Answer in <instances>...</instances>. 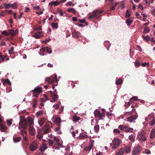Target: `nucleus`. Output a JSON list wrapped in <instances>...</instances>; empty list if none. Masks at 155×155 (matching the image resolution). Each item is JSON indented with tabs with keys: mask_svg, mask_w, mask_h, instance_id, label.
I'll list each match as a JSON object with an SVG mask.
<instances>
[{
	"mask_svg": "<svg viewBox=\"0 0 155 155\" xmlns=\"http://www.w3.org/2000/svg\"><path fill=\"white\" fill-rule=\"evenodd\" d=\"M21 134L23 136L24 140L26 141L27 140V138L26 137L27 132L25 130H22L21 131Z\"/></svg>",
	"mask_w": 155,
	"mask_h": 155,
	"instance_id": "obj_19",
	"label": "nucleus"
},
{
	"mask_svg": "<svg viewBox=\"0 0 155 155\" xmlns=\"http://www.w3.org/2000/svg\"><path fill=\"white\" fill-rule=\"evenodd\" d=\"M28 126V122L26 120L22 119L21 118V120L19 123L18 128L20 130L26 129Z\"/></svg>",
	"mask_w": 155,
	"mask_h": 155,
	"instance_id": "obj_3",
	"label": "nucleus"
},
{
	"mask_svg": "<svg viewBox=\"0 0 155 155\" xmlns=\"http://www.w3.org/2000/svg\"><path fill=\"white\" fill-rule=\"evenodd\" d=\"M139 140L142 141H145L147 140V137L146 133L144 131H142L138 136Z\"/></svg>",
	"mask_w": 155,
	"mask_h": 155,
	"instance_id": "obj_8",
	"label": "nucleus"
},
{
	"mask_svg": "<svg viewBox=\"0 0 155 155\" xmlns=\"http://www.w3.org/2000/svg\"><path fill=\"white\" fill-rule=\"evenodd\" d=\"M127 127H126L125 128V130H124V132H133L132 131L133 130V129L131 127H129L127 126Z\"/></svg>",
	"mask_w": 155,
	"mask_h": 155,
	"instance_id": "obj_33",
	"label": "nucleus"
},
{
	"mask_svg": "<svg viewBox=\"0 0 155 155\" xmlns=\"http://www.w3.org/2000/svg\"><path fill=\"white\" fill-rule=\"evenodd\" d=\"M72 37L74 38H78L81 36L79 32L74 30L72 33Z\"/></svg>",
	"mask_w": 155,
	"mask_h": 155,
	"instance_id": "obj_13",
	"label": "nucleus"
},
{
	"mask_svg": "<svg viewBox=\"0 0 155 155\" xmlns=\"http://www.w3.org/2000/svg\"><path fill=\"white\" fill-rule=\"evenodd\" d=\"M35 30H37V31H41L42 30L41 27L40 26L37 27L35 28Z\"/></svg>",
	"mask_w": 155,
	"mask_h": 155,
	"instance_id": "obj_59",
	"label": "nucleus"
},
{
	"mask_svg": "<svg viewBox=\"0 0 155 155\" xmlns=\"http://www.w3.org/2000/svg\"><path fill=\"white\" fill-rule=\"evenodd\" d=\"M7 124L9 126H10L12 124V120H7Z\"/></svg>",
	"mask_w": 155,
	"mask_h": 155,
	"instance_id": "obj_55",
	"label": "nucleus"
},
{
	"mask_svg": "<svg viewBox=\"0 0 155 155\" xmlns=\"http://www.w3.org/2000/svg\"><path fill=\"white\" fill-rule=\"evenodd\" d=\"M68 11L70 12H71L73 14L76 13V11L73 8H70L68 9Z\"/></svg>",
	"mask_w": 155,
	"mask_h": 155,
	"instance_id": "obj_37",
	"label": "nucleus"
},
{
	"mask_svg": "<svg viewBox=\"0 0 155 155\" xmlns=\"http://www.w3.org/2000/svg\"><path fill=\"white\" fill-rule=\"evenodd\" d=\"M42 91V89L41 87H37L34 90H31V92L33 93L34 96L38 97V95L41 93Z\"/></svg>",
	"mask_w": 155,
	"mask_h": 155,
	"instance_id": "obj_5",
	"label": "nucleus"
},
{
	"mask_svg": "<svg viewBox=\"0 0 155 155\" xmlns=\"http://www.w3.org/2000/svg\"><path fill=\"white\" fill-rule=\"evenodd\" d=\"M28 121L29 126H32L34 124L33 119L30 117H28Z\"/></svg>",
	"mask_w": 155,
	"mask_h": 155,
	"instance_id": "obj_29",
	"label": "nucleus"
},
{
	"mask_svg": "<svg viewBox=\"0 0 155 155\" xmlns=\"http://www.w3.org/2000/svg\"><path fill=\"white\" fill-rule=\"evenodd\" d=\"M141 64L138 61H135V66H137L138 67Z\"/></svg>",
	"mask_w": 155,
	"mask_h": 155,
	"instance_id": "obj_57",
	"label": "nucleus"
},
{
	"mask_svg": "<svg viewBox=\"0 0 155 155\" xmlns=\"http://www.w3.org/2000/svg\"><path fill=\"white\" fill-rule=\"evenodd\" d=\"M128 139L129 140L131 141L132 142H134L135 140L134 136L132 135H130L128 137Z\"/></svg>",
	"mask_w": 155,
	"mask_h": 155,
	"instance_id": "obj_47",
	"label": "nucleus"
},
{
	"mask_svg": "<svg viewBox=\"0 0 155 155\" xmlns=\"http://www.w3.org/2000/svg\"><path fill=\"white\" fill-rule=\"evenodd\" d=\"M5 15L4 12L3 11H1L0 12V15L1 16H4Z\"/></svg>",
	"mask_w": 155,
	"mask_h": 155,
	"instance_id": "obj_64",
	"label": "nucleus"
},
{
	"mask_svg": "<svg viewBox=\"0 0 155 155\" xmlns=\"http://www.w3.org/2000/svg\"><path fill=\"white\" fill-rule=\"evenodd\" d=\"M61 124H59L58 126L55 128L54 129V130L55 132H57V133L58 134H62V132L60 131L61 129Z\"/></svg>",
	"mask_w": 155,
	"mask_h": 155,
	"instance_id": "obj_25",
	"label": "nucleus"
},
{
	"mask_svg": "<svg viewBox=\"0 0 155 155\" xmlns=\"http://www.w3.org/2000/svg\"><path fill=\"white\" fill-rule=\"evenodd\" d=\"M58 4V3H57L56 2L52 1L49 4V5L52 6L54 5L55 6L57 5Z\"/></svg>",
	"mask_w": 155,
	"mask_h": 155,
	"instance_id": "obj_41",
	"label": "nucleus"
},
{
	"mask_svg": "<svg viewBox=\"0 0 155 155\" xmlns=\"http://www.w3.org/2000/svg\"><path fill=\"white\" fill-rule=\"evenodd\" d=\"M126 127H127L126 125H120L118 127V128L120 129V130L124 131Z\"/></svg>",
	"mask_w": 155,
	"mask_h": 155,
	"instance_id": "obj_36",
	"label": "nucleus"
},
{
	"mask_svg": "<svg viewBox=\"0 0 155 155\" xmlns=\"http://www.w3.org/2000/svg\"><path fill=\"white\" fill-rule=\"evenodd\" d=\"M141 150V147L139 144H138L134 149L132 154L133 155H137L140 153Z\"/></svg>",
	"mask_w": 155,
	"mask_h": 155,
	"instance_id": "obj_9",
	"label": "nucleus"
},
{
	"mask_svg": "<svg viewBox=\"0 0 155 155\" xmlns=\"http://www.w3.org/2000/svg\"><path fill=\"white\" fill-rule=\"evenodd\" d=\"M141 66L142 67H145L146 66H147L148 67L149 65V64L148 62H145L142 63L141 64Z\"/></svg>",
	"mask_w": 155,
	"mask_h": 155,
	"instance_id": "obj_54",
	"label": "nucleus"
},
{
	"mask_svg": "<svg viewBox=\"0 0 155 155\" xmlns=\"http://www.w3.org/2000/svg\"><path fill=\"white\" fill-rule=\"evenodd\" d=\"M38 147V143L35 141L32 142L30 145L29 149L31 151H34L36 150Z\"/></svg>",
	"mask_w": 155,
	"mask_h": 155,
	"instance_id": "obj_6",
	"label": "nucleus"
},
{
	"mask_svg": "<svg viewBox=\"0 0 155 155\" xmlns=\"http://www.w3.org/2000/svg\"><path fill=\"white\" fill-rule=\"evenodd\" d=\"M94 130L95 132L97 133L99 130V126L98 124H97L94 126Z\"/></svg>",
	"mask_w": 155,
	"mask_h": 155,
	"instance_id": "obj_35",
	"label": "nucleus"
},
{
	"mask_svg": "<svg viewBox=\"0 0 155 155\" xmlns=\"http://www.w3.org/2000/svg\"><path fill=\"white\" fill-rule=\"evenodd\" d=\"M45 121V119L44 117L41 118L39 120H38V123L39 124V126L41 127L43 124L44 123Z\"/></svg>",
	"mask_w": 155,
	"mask_h": 155,
	"instance_id": "obj_24",
	"label": "nucleus"
},
{
	"mask_svg": "<svg viewBox=\"0 0 155 155\" xmlns=\"http://www.w3.org/2000/svg\"><path fill=\"white\" fill-rule=\"evenodd\" d=\"M48 144L50 146H52L53 144V141L51 140L48 139Z\"/></svg>",
	"mask_w": 155,
	"mask_h": 155,
	"instance_id": "obj_52",
	"label": "nucleus"
},
{
	"mask_svg": "<svg viewBox=\"0 0 155 155\" xmlns=\"http://www.w3.org/2000/svg\"><path fill=\"white\" fill-rule=\"evenodd\" d=\"M103 12V11L101 10H95L89 16V19H93L96 17L100 16V14Z\"/></svg>",
	"mask_w": 155,
	"mask_h": 155,
	"instance_id": "obj_1",
	"label": "nucleus"
},
{
	"mask_svg": "<svg viewBox=\"0 0 155 155\" xmlns=\"http://www.w3.org/2000/svg\"><path fill=\"white\" fill-rule=\"evenodd\" d=\"M130 16L131 15L130 12L128 10H127L126 11L125 17L128 18L130 17Z\"/></svg>",
	"mask_w": 155,
	"mask_h": 155,
	"instance_id": "obj_46",
	"label": "nucleus"
},
{
	"mask_svg": "<svg viewBox=\"0 0 155 155\" xmlns=\"http://www.w3.org/2000/svg\"><path fill=\"white\" fill-rule=\"evenodd\" d=\"M123 149L124 150V152H125L127 153H130L131 150V148L129 146H127L123 148Z\"/></svg>",
	"mask_w": 155,
	"mask_h": 155,
	"instance_id": "obj_21",
	"label": "nucleus"
},
{
	"mask_svg": "<svg viewBox=\"0 0 155 155\" xmlns=\"http://www.w3.org/2000/svg\"><path fill=\"white\" fill-rule=\"evenodd\" d=\"M8 31H9V35L10 34L12 35H15L16 32V31L13 29L8 30Z\"/></svg>",
	"mask_w": 155,
	"mask_h": 155,
	"instance_id": "obj_38",
	"label": "nucleus"
},
{
	"mask_svg": "<svg viewBox=\"0 0 155 155\" xmlns=\"http://www.w3.org/2000/svg\"><path fill=\"white\" fill-rule=\"evenodd\" d=\"M57 75L55 74L52 75L50 77H47L45 78V81L50 84H53L56 83H57L58 80L57 78Z\"/></svg>",
	"mask_w": 155,
	"mask_h": 155,
	"instance_id": "obj_2",
	"label": "nucleus"
},
{
	"mask_svg": "<svg viewBox=\"0 0 155 155\" xmlns=\"http://www.w3.org/2000/svg\"><path fill=\"white\" fill-rule=\"evenodd\" d=\"M43 114V112L41 111H39L37 112L36 113V116L37 117L41 116Z\"/></svg>",
	"mask_w": 155,
	"mask_h": 155,
	"instance_id": "obj_50",
	"label": "nucleus"
},
{
	"mask_svg": "<svg viewBox=\"0 0 155 155\" xmlns=\"http://www.w3.org/2000/svg\"><path fill=\"white\" fill-rule=\"evenodd\" d=\"M135 109H132L131 111H127V112H124V115L126 116L127 115V114H128L129 115L132 114L134 113H135Z\"/></svg>",
	"mask_w": 155,
	"mask_h": 155,
	"instance_id": "obj_28",
	"label": "nucleus"
},
{
	"mask_svg": "<svg viewBox=\"0 0 155 155\" xmlns=\"http://www.w3.org/2000/svg\"><path fill=\"white\" fill-rule=\"evenodd\" d=\"M137 47L138 48V50L140 51L141 52L142 51V49L141 48L140 46L138 45H137Z\"/></svg>",
	"mask_w": 155,
	"mask_h": 155,
	"instance_id": "obj_62",
	"label": "nucleus"
},
{
	"mask_svg": "<svg viewBox=\"0 0 155 155\" xmlns=\"http://www.w3.org/2000/svg\"><path fill=\"white\" fill-rule=\"evenodd\" d=\"M155 123V118H153L152 120L150 121L149 124L150 126L153 125Z\"/></svg>",
	"mask_w": 155,
	"mask_h": 155,
	"instance_id": "obj_51",
	"label": "nucleus"
},
{
	"mask_svg": "<svg viewBox=\"0 0 155 155\" xmlns=\"http://www.w3.org/2000/svg\"><path fill=\"white\" fill-rule=\"evenodd\" d=\"M73 121L76 122H77L80 120V117L76 115L73 116Z\"/></svg>",
	"mask_w": 155,
	"mask_h": 155,
	"instance_id": "obj_34",
	"label": "nucleus"
},
{
	"mask_svg": "<svg viewBox=\"0 0 155 155\" xmlns=\"http://www.w3.org/2000/svg\"><path fill=\"white\" fill-rule=\"evenodd\" d=\"M124 153V149H123V148H122L116 153V155H123Z\"/></svg>",
	"mask_w": 155,
	"mask_h": 155,
	"instance_id": "obj_30",
	"label": "nucleus"
},
{
	"mask_svg": "<svg viewBox=\"0 0 155 155\" xmlns=\"http://www.w3.org/2000/svg\"><path fill=\"white\" fill-rule=\"evenodd\" d=\"M43 137V135L42 134L41 132H38V134L37 135V137L40 140H41L42 138Z\"/></svg>",
	"mask_w": 155,
	"mask_h": 155,
	"instance_id": "obj_42",
	"label": "nucleus"
},
{
	"mask_svg": "<svg viewBox=\"0 0 155 155\" xmlns=\"http://www.w3.org/2000/svg\"><path fill=\"white\" fill-rule=\"evenodd\" d=\"M150 31V29L147 26H146L143 29V33L144 34L149 33Z\"/></svg>",
	"mask_w": 155,
	"mask_h": 155,
	"instance_id": "obj_32",
	"label": "nucleus"
},
{
	"mask_svg": "<svg viewBox=\"0 0 155 155\" xmlns=\"http://www.w3.org/2000/svg\"><path fill=\"white\" fill-rule=\"evenodd\" d=\"M4 5L5 8L8 9L9 8H11L12 9H15L17 7V4L16 2L14 3L13 4H6L5 3L4 4Z\"/></svg>",
	"mask_w": 155,
	"mask_h": 155,
	"instance_id": "obj_10",
	"label": "nucleus"
},
{
	"mask_svg": "<svg viewBox=\"0 0 155 155\" xmlns=\"http://www.w3.org/2000/svg\"><path fill=\"white\" fill-rule=\"evenodd\" d=\"M48 148L47 145L45 143H43L42 144V145L41 146L40 150L41 152H43L45 150Z\"/></svg>",
	"mask_w": 155,
	"mask_h": 155,
	"instance_id": "obj_22",
	"label": "nucleus"
},
{
	"mask_svg": "<svg viewBox=\"0 0 155 155\" xmlns=\"http://www.w3.org/2000/svg\"><path fill=\"white\" fill-rule=\"evenodd\" d=\"M33 9H37L39 10L40 9V6L39 5H38L36 7H33Z\"/></svg>",
	"mask_w": 155,
	"mask_h": 155,
	"instance_id": "obj_63",
	"label": "nucleus"
},
{
	"mask_svg": "<svg viewBox=\"0 0 155 155\" xmlns=\"http://www.w3.org/2000/svg\"><path fill=\"white\" fill-rule=\"evenodd\" d=\"M121 143V141L118 138H115L114 139L111 143L110 144L111 147V148L114 149L118 147Z\"/></svg>",
	"mask_w": 155,
	"mask_h": 155,
	"instance_id": "obj_4",
	"label": "nucleus"
},
{
	"mask_svg": "<svg viewBox=\"0 0 155 155\" xmlns=\"http://www.w3.org/2000/svg\"><path fill=\"white\" fill-rule=\"evenodd\" d=\"M113 132L114 133H117L118 134H120V131L119 130L117 129H114L113 130Z\"/></svg>",
	"mask_w": 155,
	"mask_h": 155,
	"instance_id": "obj_58",
	"label": "nucleus"
},
{
	"mask_svg": "<svg viewBox=\"0 0 155 155\" xmlns=\"http://www.w3.org/2000/svg\"><path fill=\"white\" fill-rule=\"evenodd\" d=\"M29 130L32 136L34 135L35 134V130L33 126H29Z\"/></svg>",
	"mask_w": 155,
	"mask_h": 155,
	"instance_id": "obj_20",
	"label": "nucleus"
},
{
	"mask_svg": "<svg viewBox=\"0 0 155 155\" xmlns=\"http://www.w3.org/2000/svg\"><path fill=\"white\" fill-rule=\"evenodd\" d=\"M14 47H12L10 50L9 51V53L10 54H13L14 53L13 51H14Z\"/></svg>",
	"mask_w": 155,
	"mask_h": 155,
	"instance_id": "obj_53",
	"label": "nucleus"
},
{
	"mask_svg": "<svg viewBox=\"0 0 155 155\" xmlns=\"http://www.w3.org/2000/svg\"><path fill=\"white\" fill-rule=\"evenodd\" d=\"M47 94L51 95L54 102H55L58 98V95L56 93H53L52 91H48Z\"/></svg>",
	"mask_w": 155,
	"mask_h": 155,
	"instance_id": "obj_12",
	"label": "nucleus"
},
{
	"mask_svg": "<svg viewBox=\"0 0 155 155\" xmlns=\"http://www.w3.org/2000/svg\"><path fill=\"white\" fill-rule=\"evenodd\" d=\"M66 5L67 6H69L72 5L73 6H74V5L73 3L71 2H69L66 3Z\"/></svg>",
	"mask_w": 155,
	"mask_h": 155,
	"instance_id": "obj_56",
	"label": "nucleus"
},
{
	"mask_svg": "<svg viewBox=\"0 0 155 155\" xmlns=\"http://www.w3.org/2000/svg\"><path fill=\"white\" fill-rule=\"evenodd\" d=\"M145 153L147 154H150L151 151L150 150L146 149L145 150Z\"/></svg>",
	"mask_w": 155,
	"mask_h": 155,
	"instance_id": "obj_60",
	"label": "nucleus"
},
{
	"mask_svg": "<svg viewBox=\"0 0 155 155\" xmlns=\"http://www.w3.org/2000/svg\"><path fill=\"white\" fill-rule=\"evenodd\" d=\"M142 38L147 41H148L150 39V37L148 35H147L146 36H144L143 35H142Z\"/></svg>",
	"mask_w": 155,
	"mask_h": 155,
	"instance_id": "obj_44",
	"label": "nucleus"
},
{
	"mask_svg": "<svg viewBox=\"0 0 155 155\" xmlns=\"http://www.w3.org/2000/svg\"><path fill=\"white\" fill-rule=\"evenodd\" d=\"M94 142V140H91L90 143L89 145L84 148V150L86 151L90 150L93 146V143Z\"/></svg>",
	"mask_w": 155,
	"mask_h": 155,
	"instance_id": "obj_16",
	"label": "nucleus"
},
{
	"mask_svg": "<svg viewBox=\"0 0 155 155\" xmlns=\"http://www.w3.org/2000/svg\"><path fill=\"white\" fill-rule=\"evenodd\" d=\"M138 100V98L136 96H134L130 98V101L131 100Z\"/></svg>",
	"mask_w": 155,
	"mask_h": 155,
	"instance_id": "obj_61",
	"label": "nucleus"
},
{
	"mask_svg": "<svg viewBox=\"0 0 155 155\" xmlns=\"http://www.w3.org/2000/svg\"><path fill=\"white\" fill-rule=\"evenodd\" d=\"M2 81L3 84L4 85H5L6 84H7L9 85H11V82L8 79H3V80H2Z\"/></svg>",
	"mask_w": 155,
	"mask_h": 155,
	"instance_id": "obj_27",
	"label": "nucleus"
},
{
	"mask_svg": "<svg viewBox=\"0 0 155 155\" xmlns=\"http://www.w3.org/2000/svg\"><path fill=\"white\" fill-rule=\"evenodd\" d=\"M32 102H33V107L34 108H35L37 104V100L36 99H35L33 100Z\"/></svg>",
	"mask_w": 155,
	"mask_h": 155,
	"instance_id": "obj_43",
	"label": "nucleus"
},
{
	"mask_svg": "<svg viewBox=\"0 0 155 155\" xmlns=\"http://www.w3.org/2000/svg\"><path fill=\"white\" fill-rule=\"evenodd\" d=\"M155 137V130L152 129L150 134V138L151 139H153Z\"/></svg>",
	"mask_w": 155,
	"mask_h": 155,
	"instance_id": "obj_26",
	"label": "nucleus"
},
{
	"mask_svg": "<svg viewBox=\"0 0 155 155\" xmlns=\"http://www.w3.org/2000/svg\"><path fill=\"white\" fill-rule=\"evenodd\" d=\"M40 50L41 51H46L49 54H51L52 53L51 50L48 47L42 48Z\"/></svg>",
	"mask_w": 155,
	"mask_h": 155,
	"instance_id": "obj_17",
	"label": "nucleus"
},
{
	"mask_svg": "<svg viewBox=\"0 0 155 155\" xmlns=\"http://www.w3.org/2000/svg\"><path fill=\"white\" fill-rule=\"evenodd\" d=\"M51 26L53 28L57 29L58 28V24L57 23H52Z\"/></svg>",
	"mask_w": 155,
	"mask_h": 155,
	"instance_id": "obj_45",
	"label": "nucleus"
},
{
	"mask_svg": "<svg viewBox=\"0 0 155 155\" xmlns=\"http://www.w3.org/2000/svg\"><path fill=\"white\" fill-rule=\"evenodd\" d=\"M122 83V80L121 78H119L116 81V82L117 85H120Z\"/></svg>",
	"mask_w": 155,
	"mask_h": 155,
	"instance_id": "obj_48",
	"label": "nucleus"
},
{
	"mask_svg": "<svg viewBox=\"0 0 155 155\" xmlns=\"http://www.w3.org/2000/svg\"><path fill=\"white\" fill-rule=\"evenodd\" d=\"M138 115L136 112L134 115H131L130 117L127 118V120L130 122H134V121L137 118Z\"/></svg>",
	"mask_w": 155,
	"mask_h": 155,
	"instance_id": "obj_11",
	"label": "nucleus"
},
{
	"mask_svg": "<svg viewBox=\"0 0 155 155\" xmlns=\"http://www.w3.org/2000/svg\"><path fill=\"white\" fill-rule=\"evenodd\" d=\"M42 129L44 134H48L51 130L50 126L48 125H45L42 128Z\"/></svg>",
	"mask_w": 155,
	"mask_h": 155,
	"instance_id": "obj_14",
	"label": "nucleus"
},
{
	"mask_svg": "<svg viewBox=\"0 0 155 155\" xmlns=\"http://www.w3.org/2000/svg\"><path fill=\"white\" fill-rule=\"evenodd\" d=\"M61 121V120L60 118L57 117L55 119L54 122L55 124H58L59 125Z\"/></svg>",
	"mask_w": 155,
	"mask_h": 155,
	"instance_id": "obj_39",
	"label": "nucleus"
},
{
	"mask_svg": "<svg viewBox=\"0 0 155 155\" xmlns=\"http://www.w3.org/2000/svg\"><path fill=\"white\" fill-rule=\"evenodd\" d=\"M84 133H85L86 134H87L86 132L85 131H84L83 133L80 134L79 137V139H84L85 138H87V135L86 134H84Z\"/></svg>",
	"mask_w": 155,
	"mask_h": 155,
	"instance_id": "obj_23",
	"label": "nucleus"
},
{
	"mask_svg": "<svg viewBox=\"0 0 155 155\" xmlns=\"http://www.w3.org/2000/svg\"><path fill=\"white\" fill-rule=\"evenodd\" d=\"M2 34L5 36H8L9 35V33L6 31L5 30L2 32Z\"/></svg>",
	"mask_w": 155,
	"mask_h": 155,
	"instance_id": "obj_49",
	"label": "nucleus"
},
{
	"mask_svg": "<svg viewBox=\"0 0 155 155\" xmlns=\"http://www.w3.org/2000/svg\"><path fill=\"white\" fill-rule=\"evenodd\" d=\"M21 137H13V139L14 142L15 143H17L19 142L21 140Z\"/></svg>",
	"mask_w": 155,
	"mask_h": 155,
	"instance_id": "obj_31",
	"label": "nucleus"
},
{
	"mask_svg": "<svg viewBox=\"0 0 155 155\" xmlns=\"http://www.w3.org/2000/svg\"><path fill=\"white\" fill-rule=\"evenodd\" d=\"M133 21L130 18H128L126 20V23L128 26H130Z\"/></svg>",
	"mask_w": 155,
	"mask_h": 155,
	"instance_id": "obj_40",
	"label": "nucleus"
},
{
	"mask_svg": "<svg viewBox=\"0 0 155 155\" xmlns=\"http://www.w3.org/2000/svg\"><path fill=\"white\" fill-rule=\"evenodd\" d=\"M95 117L99 120H102L105 117V115L102 114L98 110H96L94 112Z\"/></svg>",
	"mask_w": 155,
	"mask_h": 155,
	"instance_id": "obj_7",
	"label": "nucleus"
},
{
	"mask_svg": "<svg viewBox=\"0 0 155 155\" xmlns=\"http://www.w3.org/2000/svg\"><path fill=\"white\" fill-rule=\"evenodd\" d=\"M43 35L41 31H37L35 33L33 37L36 39H38L43 37Z\"/></svg>",
	"mask_w": 155,
	"mask_h": 155,
	"instance_id": "obj_15",
	"label": "nucleus"
},
{
	"mask_svg": "<svg viewBox=\"0 0 155 155\" xmlns=\"http://www.w3.org/2000/svg\"><path fill=\"white\" fill-rule=\"evenodd\" d=\"M7 129V127L5 124H0V130L1 131L5 132Z\"/></svg>",
	"mask_w": 155,
	"mask_h": 155,
	"instance_id": "obj_18",
	"label": "nucleus"
}]
</instances>
